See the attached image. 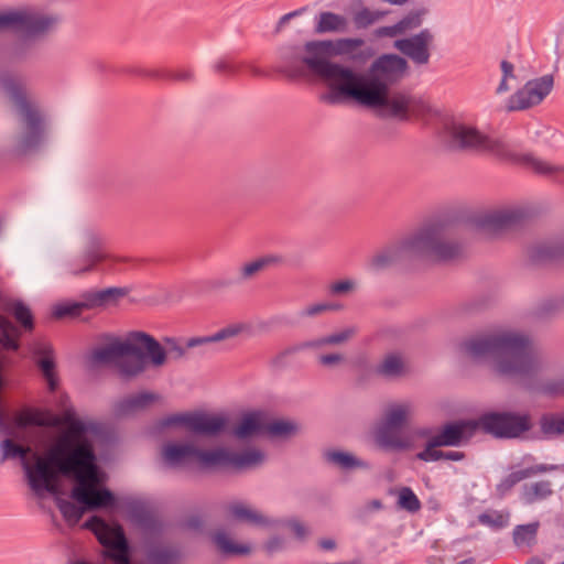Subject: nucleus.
<instances>
[{"label":"nucleus","instance_id":"obj_1","mask_svg":"<svg viewBox=\"0 0 564 564\" xmlns=\"http://www.w3.org/2000/svg\"><path fill=\"white\" fill-rule=\"evenodd\" d=\"M13 422L17 427L64 426L46 457L33 452L31 446L17 444L11 438L2 442L6 458H21L28 482L35 494L40 495L43 490L57 494L61 473L75 478L77 485L72 496L78 502L89 509L112 505V494L107 489L97 488L101 479L93 443L82 421L69 412L57 415L50 410L26 406L14 413Z\"/></svg>","mask_w":564,"mask_h":564},{"label":"nucleus","instance_id":"obj_2","mask_svg":"<svg viewBox=\"0 0 564 564\" xmlns=\"http://www.w3.org/2000/svg\"><path fill=\"white\" fill-rule=\"evenodd\" d=\"M304 63L332 89L323 97L328 102H337L341 97L352 98L365 106L384 108L392 117L402 120L427 121L433 113L429 104L421 98L400 93L389 95L388 85L377 76L365 79L321 57H307Z\"/></svg>","mask_w":564,"mask_h":564},{"label":"nucleus","instance_id":"obj_3","mask_svg":"<svg viewBox=\"0 0 564 564\" xmlns=\"http://www.w3.org/2000/svg\"><path fill=\"white\" fill-rule=\"evenodd\" d=\"M97 365H117L121 375L135 376L145 369L147 360L154 366L165 361V351L151 336L141 332L130 333L124 339H115L91 355Z\"/></svg>","mask_w":564,"mask_h":564},{"label":"nucleus","instance_id":"obj_4","mask_svg":"<svg viewBox=\"0 0 564 564\" xmlns=\"http://www.w3.org/2000/svg\"><path fill=\"white\" fill-rule=\"evenodd\" d=\"M164 462L171 467L197 466L214 467H247L262 460V454L257 449H245L234 453L226 448H204L197 441L170 442L162 449Z\"/></svg>","mask_w":564,"mask_h":564},{"label":"nucleus","instance_id":"obj_5","mask_svg":"<svg viewBox=\"0 0 564 564\" xmlns=\"http://www.w3.org/2000/svg\"><path fill=\"white\" fill-rule=\"evenodd\" d=\"M467 347L475 357L492 356L498 371L505 375H524L533 368L534 355L531 344L517 333L502 332L481 336L473 339Z\"/></svg>","mask_w":564,"mask_h":564},{"label":"nucleus","instance_id":"obj_6","mask_svg":"<svg viewBox=\"0 0 564 564\" xmlns=\"http://www.w3.org/2000/svg\"><path fill=\"white\" fill-rule=\"evenodd\" d=\"M410 415L406 404L391 405L386 413L383 425L379 429L377 440L380 445L395 449H406L413 446L414 433L404 434L401 427Z\"/></svg>","mask_w":564,"mask_h":564},{"label":"nucleus","instance_id":"obj_7","mask_svg":"<svg viewBox=\"0 0 564 564\" xmlns=\"http://www.w3.org/2000/svg\"><path fill=\"white\" fill-rule=\"evenodd\" d=\"M295 432V424L290 421L273 419L265 412L246 414L235 429V435L238 437L252 435L289 436Z\"/></svg>","mask_w":564,"mask_h":564},{"label":"nucleus","instance_id":"obj_8","mask_svg":"<svg viewBox=\"0 0 564 564\" xmlns=\"http://www.w3.org/2000/svg\"><path fill=\"white\" fill-rule=\"evenodd\" d=\"M449 134L458 148L492 153L501 159L511 158L510 151L502 142L491 140L480 134L474 128L464 124H453L449 129Z\"/></svg>","mask_w":564,"mask_h":564},{"label":"nucleus","instance_id":"obj_9","mask_svg":"<svg viewBox=\"0 0 564 564\" xmlns=\"http://www.w3.org/2000/svg\"><path fill=\"white\" fill-rule=\"evenodd\" d=\"M478 427L500 437H517L531 427L529 415L513 413H489L482 415Z\"/></svg>","mask_w":564,"mask_h":564},{"label":"nucleus","instance_id":"obj_10","mask_svg":"<svg viewBox=\"0 0 564 564\" xmlns=\"http://www.w3.org/2000/svg\"><path fill=\"white\" fill-rule=\"evenodd\" d=\"M164 425H180L196 434L215 435L226 430L227 420L221 414L194 412L171 415Z\"/></svg>","mask_w":564,"mask_h":564},{"label":"nucleus","instance_id":"obj_11","mask_svg":"<svg viewBox=\"0 0 564 564\" xmlns=\"http://www.w3.org/2000/svg\"><path fill=\"white\" fill-rule=\"evenodd\" d=\"M55 20L30 10L0 13V29H15L35 34L48 30Z\"/></svg>","mask_w":564,"mask_h":564},{"label":"nucleus","instance_id":"obj_12","mask_svg":"<svg viewBox=\"0 0 564 564\" xmlns=\"http://www.w3.org/2000/svg\"><path fill=\"white\" fill-rule=\"evenodd\" d=\"M552 87V76H543L527 83L522 89L511 96L508 110H524L539 105L550 94Z\"/></svg>","mask_w":564,"mask_h":564},{"label":"nucleus","instance_id":"obj_13","mask_svg":"<svg viewBox=\"0 0 564 564\" xmlns=\"http://www.w3.org/2000/svg\"><path fill=\"white\" fill-rule=\"evenodd\" d=\"M123 294L124 293L118 289H108L101 292H97L88 295L87 299L83 302H67L56 305L53 310V316L55 318H75L80 316L85 311L101 306L110 300H113L117 296H122Z\"/></svg>","mask_w":564,"mask_h":564},{"label":"nucleus","instance_id":"obj_14","mask_svg":"<svg viewBox=\"0 0 564 564\" xmlns=\"http://www.w3.org/2000/svg\"><path fill=\"white\" fill-rule=\"evenodd\" d=\"M85 527L96 534L97 539L104 546L111 547L113 550H121L126 547L127 542L121 527L109 525L98 517L89 519Z\"/></svg>","mask_w":564,"mask_h":564},{"label":"nucleus","instance_id":"obj_15","mask_svg":"<svg viewBox=\"0 0 564 564\" xmlns=\"http://www.w3.org/2000/svg\"><path fill=\"white\" fill-rule=\"evenodd\" d=\"M477 427V422L473 421L445 425L441 433L433 437V444L442 446L458 445L463 440L471 436Z\"/></svg>","mask_w":564,"mask_h":564},{"label":"nucleus","instance_id":"obj_16","mask_svg":"<svg viewBox=\"0 0 564 564\" xmlns=\"http://www.w3.org/2000/svg\"><path fill=\"white\" fill-rule=\"evenodd\" d=\"M432 41V35L427 31H423L420 34L405 40H399L395 42V47L403 54L408 55L414 62L424 64L429 61L427 46Z\"/></svg>","mask_w":564,"mask_h":564},{"label":"nucleus","instance_id":"obj_17","mask_svg":"<svg viewBox=\"0 0 564 564\" xmlns=\"http://www.w3.org/2000/svg\"><path fill=\"white\" fill-rule=\"evenodd\" d=\"M413 246L430 250L435 258L440 260H451L458 254L457 247L441 243L435 231H425L420 234L413 241Z\"/></svg>","mask_w":564,"mask_h":564},{"label":"nucleus","instance_id":"obj_18","mask_svg":"<svg viewBox=\"0 0 564 564\" xmlns=\"http://www.w3.org/2000/svg\"><path fill=\"white\" fill-rule=\"evenodd\" d=\"M34 354L39 357L37 365L47 382L50 391H55L58 380L51 346L45 343H39L34 347Z\"/></svg>","mask_w":564,"mask_h":564},{"label":"nucleus","instance_id":"obj_19","mask_svg":"<svg viewBox=\"0 0 564 564\" xmlns=\"http://www.w3.org/2000/svg\"><path fill=\"white\" fill-rule=\"evenodd\" d=\"M226 518L228 520L246 522L254 525L264 524L265 518L258 510L241 501H235L226 507Z\"/></svg>","mask_w":564,"mask_h":564},{"label":"nucleus","instance_id":"obj_20","mask_svg":"<svg viewBox=\"0 0 564 564\" xmlns=\"http://www.w3.org/2000/svg\"><path fill=\"white\" fill-rule=\"evenodd\" d=\"M539 529V521L517 525L512 532V540L514 545L523 552H530L531 549L536 544Z\"/></svg>","mask_w":564,"mask_h":564},{"label":"nucleus","instance_id":"obj_21","mask_svg":"<svg viewBox=\"0 0 564 564\" xmlns=\"http://www.w3.org/2000/svg\"><path fill=\"white\" fill-rule=\"evenodd\" d=\"M406 67L403 58L397 55H384L380 57L373 65V73L381 75L387 79H392L401 75Z\"/></svg>","mask_w":564,"mask_h":564},{"label":"nucleus","instance_id":"obj_22","mask_svg":"<svg viewBox=\"0 0 564 564\" xmlns=\"http://www.w3.org/2000/svg\"><path fill=\"white\" fill-rule=\"evenodd\" d=\"M514 219V213L510 210H494L482 215L478 225L485 230L496 232L506 228Z\"/></svg>","mask_w":564,"mask_h":564},{"label":"nucleus","instance_id":"obj_23","mask_svg":"<svg viewBox=\"0 0 564 564\" xmlns=\"http://www.w3.org/2000/svg\"><path fill=\"white\" fill-rule=\"evenodd\" d=\"M546 470L543 466H532L529 468H522L519 470H514L510 473L507 477H505L501 482L498 485L497 489L501 495H505L509 490L512 489L513 486H516L518 482L538 475L540 473H544Z\"/></svg>","mask_w":564,"mask_h":564},{"label":"nucleus","instance_id":"obj_24","mask_svg":"<svg viewBox=\"0 0 564 564\" xmlns=\"http://www.w3.org/2000/svg\"><path fill=\"white\" fill-rule=\"evenodd\" d=\"M158 399V395L148 392L131 395L119 404V412L121 414H128L138 410L145 409L149 405L155 403Z\"/></svg>","mask_w":564,"mask_h":564},{"label":"nucleus","instance_id":"obj_25","mask_svg":"<svg viewBox=\"0 0 564 564\" xmlns=\"http://www.w3.org/2000/svg\"><path fill=\"white\" fill-rule=\"evenodd\" d=\"M552 494L551 484L549 481H538L527 485L522 491V499L525 503H534L547 498Z\"/></svg>","mask_w":564,"mask_h":564},{"label":"nucleus","instance_id":"obj_26","mask_svg":"<svg viewBox=\"0 0 564 564\" xmlns=\"http://www.w3.org/2000/svg\"><path fill=\"white\" fill-rule=\"evenodd\" d=\"M1 341L7 349L17 350L19 348L20 333L12 322L0 315Z\"/></svg>","mask_w":564,"mask_h":564},{"label":"nucleus","instance_id":"obj_27","mask_svg":"<svg viewBox=\"0 0 564 564\" xmlns=\"http://www.w3.org/2000/svg\"><path fill=\"white\" fill-rule=\"evenodd\" d=\"M346 26L347 20L344 17L330 12H324L319 15L316 30L319 33L336 32L344 31Z\"/></svg>","mask_w":564,"mask_h":564},{"label":"nucleus","instance_id":"obj_28","mask_svg":"<svg viewBox=\"0 0 564 564\" xmlns=\"http://www.w3.org/2000/svg\"><path fill=\"white\" fill-rule=\"evenodd\" d=\"M540 426L546 436L564 435V415L545 414L540 420Z\"/></svg>","mask_w":564,"mask_h":564},{"label":"nucleus","instance_id":"obj_29","mask_svg":"<svg viewBox=\"0 0 564 564\" xmlns=\"http://www.w3.org/2000/svg\"><path fill=\"white\" fill-rule=\"evenodd\" d=\"M522 161L531 169L533 172L543 175L554 176L555 178H561L564 175V169L558 166H553L547 162L534 159L532 156H523Z\"/></svg>","mask_w":564,"mask_h":564},{"label":"nucleus","instance_id":"obj_30","mask_svg":"<svg viewBox=\"0 0 564 564\" xmlns=\"http://www.w3.org/2000/svg\"><path fill=\"white\" fill-rule=\"evenodd\" d=\"M282 262V258L279 256H264L254 261L245 264L241 269L243 278H251L263 269L276 265Z\"/></svg>","mask_w":564,"mask_h":564},{"label":"nucleus","instance_id":"obj_31","mask_svg":"<svg viewBox=\"0 0 564 564\" xmlns=\"http://www.w3.org/2000/svg\"><path fill=\"white\" fill-rule=\"evenodd\" d=\"M420 24L419 15H409L392 26H383L376 31L378 36L393 37L405 32L409 29L416 28Z\"/></svg>","mask_w":564,"mask_h":564},{"label":"nucleus","instance_id":"obj_32","mask_svg":"<svg viewBox=\"0 0 564 564\" xmlns=\"http://www.w3.org/2000/svg\"><path fill=\"white\" fill-rule=\"evenodd\" d=\"M214 542L221 552L227 554H247L250 552L248 545L236 543L225 533H216Z\"/></svg>","mask_w":564,"mask_h":564},{"label":"nucleus","instance_id":"obj_33","mask_svg":"<svg viewBox=\"0 0 564 564\" xmlns=\"http://www.w3.org/2000/svg\"><path fill=\"white\" fill-rule=\"evenodd\" d=\"M405 361L398 355H389L382 361L379 371L386 376H400L406 371Z\"/></svg>","mask_w":564,"mask_h":564},{"label":"nucleus","instance_id":"obj_34","mask_svg":"<svg viewBox=\"0 0 564 564\" xmlns=\"http://www.w3.org/2000/svg\"><path fill=\"white\" fill-rule=\"evenodd\" d=\"M8 311L12 313L14 318L26 330L33 329V316L29 307L21 302H13L9 305Z\"/></svg>","mask_w":564,"mask_h":564},{"label":"nucleus","instance_id":"obj_35","mask_svg":"<svg viewBox=\"0 0 564 564\" xmlns=\"http://www.w3.org/2000/svg\"><path fill=\"white\" fill-rule=\"evenodd\" d=\"M57 506L65 520L72 525L76 524L84 514L83 508L68 500L58 499Z\"/></svg>","mask_w":564,"mask_h":564},{"label":"nucleus","instance_id":"obj_36","mask_svg":"<svg viewBox=\"0 0 564 564\" xmlns=\"http://www.w3.org/2000/svg\"><path fill=\"white\" fill-rule=\"evenodd\" d=\"M398 503L402 509L410 512H416L421 509V502L416 495L409 487H402L398 492Z\"/></svg>","mask_w":564,"mask_h":564},{"label":"nucleus","instance_id":"obj_37","mask_svg":"<svg viewBox=\"0 0 564 564\" xmlns=\"http://www.w3.org/2000/svg\"><path fill=\"white\" fill-rule=\"evenodd\" d=\"M383 12L362 9L355 14L354 21L358 28H367L383 17Z\"/></svg>","mask_w":564,"mask_h":564},{"label":"nucleus","instance_id":"obj_38","mask_svg":"<svg viewBox=\"0 0 564 564\" xmlns=\"http://www.w3.org/2000/svg\"><path fill=\"white\" fill-rule=\"evenodd\" d=\"M22 116L30 130H35L40 122L39 113L24 100L20 105Z\"/></svg>","mask_w":564,"mask_h":564},{"label":"nucleus","instance_id":"obj_39","mask_svg":"<svg viewBox=\"0 0 564 564\" xmlns=\"http://www.w3.org/2000/svg\"><path fill=\"white\" fill-rule=\"evenodd\" d=\"M441 445H434L433 438L427 443V446L424 451L420 452L416 457L420 460L430 462V460H440L443 458L444 452L437 449Z\"/></svg>","mask_w":564,"mask_h":564},{"label":"nucleus","instance_id":"obj_40","mask_svg":"<svg viewBox=\"0 0 564 564\" xmlns=\"http://www.w3.org/2000/svg\"><path fill=\"white\" fill-rule=\"evenodd\" d=\"M107 259H111V256L105 250V249H97L94 251H90L86 257L87 267L83 269L82 271H87L89 269H93L94 267L98 265L99 263H102Z\"/></svg>","mask_w":564,"mask_h":564},{"label":"nucleus","instance_id":"obj_41","mask_svg":"<svg viewBox=\"0 0 564 564\" xmlns=\"http://www.w3.org/2000/svg\"><path fill=\"white\" fill-rule=\"evenodd\" d=\"M240 330H241L240 326H229V327H226V328L221 329L220 332H218L213 337L197 339V340H195V343H191V345L197 344V343L221 340V339H225V338H228V337L237 335Z\"/></svg>","mask_w":564,"mask_h":564},{"label":"nucleus","instance_id":"obj_42","mask_svg":"<svg viewBox=\"0 0 564 564\" xmlns=\"http://www.w3.org/2000/svg\"><path fill=\"white\" fill-rule=\"evenodd\" d=\"M328 459L341 467H351L357 465L355 458L346 453L333 452L327 455Z\"/></svg>","mask_w":564,"mask_h":564},{"label":"nucleus","instance_id":"obj_43","mask_svg":"<svg viewBox=\"0 0 564 564\" xmlns=\"http://www.w3.org/2000/svg\"><path fill=\"white\" fill-rule=\"evenodd\" d=\"M501 68H502V72H503V78H502L501 84L498 87V93H502V91L508 90V87H507V84H506L507 79L509 77H513V65L511 63L503 61L501 63Z\"/></svg>","mask_w":564,"mask_h":564},{"label":"nucleus","instance_id":"obj_44","mask_svg":"<svg viewBox=\"0 0 564 564\" xmlns=\"http://www.w3.org/2000/svg\"><path fill=\"white\" fill-rule=\"evenodd\" d=\"M290 528L292 532L295 534V536L299 539L304 538L308 533L307 529L297 521H292L290 523Z\"/></svg>","mask_w":564,"mask_h":564},{"label":"nucleus","instance_id":"obj_45","mask_svg":"<svg viewBox=\"0 0 564 564\" xmlns=\"http://www.w3.org/2000/svg\"><path fill=\"white\" fill-rule=\"evenodd\" d=\"M352 289V283L349 281L336 282L332 285L333 293H344Z\"/></svg>","mask_w":564,"mask_h":564},{"label":"nucleus","instance_id":"obj_46","mask_svg":"<svg viewBox=\"0 0 564 564\" xmlns=\"http://www.w3.org/2000/svg\"><path fill=\"white\" fill-rule=\"evenodd\" d=\"M485 520H487L488 522H492L496 525L502 527V525L507 524L508 516L497 513V514H495V520H491V516L486 514L482 517V521H485Z\"/></svg>","mask_w":564,"mask_h":564},{"label":"nucleus","instance_id":"obj_47","mask_svg":"<svg viewBox=\"0 0 564 564\" xmlns=\"http://www.w3.org/2000/svg\"><path fill=\"white\" fill-rule=\"evenodd\" d=\"M351 335H352L351 330H345L338 335L330 336L329 338L326 339V343H329V344L341 343V341L346 340L347 338H349Z\"/></svg>","mask_w":564,"mask_h":564},{"label":"nucleus","instance_id":"obj_48","mask_svg":"<svg viewBox=\"0 0 564 564\" xmlns=\"http://www.w3.org/2000/svg\"><path fill=\"white\" fill-rule=\"evenodd\" d=\"M333 308H335V307L329 304H318V305H313V306L308 307L306 310V313H307V315H315L321 312H324L327 310H333Z\"/></svg>","mask_w":564,"mask_h":564},{"label":"nucleus","instance_id":"obj_49","mask_svg":"<svg viewBox=\"0 0 564 564\" xmlns=\"http://www.w3.org/2000/svg\"><path fill=\"white\" fill-rule=\"evenodd\" d=\"M116 551H117V554L113 557L118 564H130L129 557L127 555V546L124 549L116 550Z\"/></svg>","mask_w":564,"mask_h":564},{"label":"nucleus","instance_id":"obj_50","mask_svg":"<svg viewBox=\"0 0 564 564\" xmlns=\"http://www.w3.org/2000/svg\"><path fill=\"white\" fill-rule=\"evenodd\" d=\"M340 361L339 355H324L321 357V362L325 366L334 365Z\"/></svg>","mask_w":564,"mask_h":564},{"label":"nucleus","instance_id":"obj_51","mask_svg":"<svg viewBox=\"0 0 564 564\" xmlns=\"http://www.w3.org/2000/svg\"><path fill=\"white\" fill-rule=\"evenodd\" d=\"M464 453L463 452H457V451H449V452H444V455H443V458L442 459H448V460H460L464 458Z\"/></svg>","mask_w":564,"mask_h":564},{"label":"nucleus","instance_id":"obj_52","mask_svg":"<svg viewBox=\"0 0 564 564\" xmlns=\"http://www.w3.org/2000/svg\"><path fill=\"white\" fill-rule=\"evenodd\" d=\"M388 260H389V258H388V256L386 253L377 254L372 259V265L376 267V268L383 267L388 262Z\"/></svg>","mask_w":564,"mask_h":564},{"label":"nucleus","instance_id":"obj_53","mask_svg":"<svg viewBox=\"0 0 564 564\" xmlns=\"http://www.w3.org/2000/svg\"><path fill=\"white\" fill-rule=\"evenodd\" d=\"M328 46V43L326 42H319V43H311L307 45V50L310 52H315V51H325Z\"/></svg>","mask_w":564,"mask_h":564},{"label":"nucleus","instance_id":"obj_54","mask_svg":"<svg viewBox=\"0 0 564 564\" xmlns=\"http://www.w3.org/2000/svg\"><path fill=\"white\" fill-rule=\"evenodd\" d=\"M319 546L324 550H333L335 547V542L330 539H324L319 541Z\"/></svg>","mask_w":564,"mask_h":564},{"label":"nucleus","instance_id":"obj_55","mask_svg":"<svg viewBox=\"0 0 564 564\" xmlns=\"http://www.w3.org/2000/svg\"><path fill=\"white\" fill-rule=\"evenodd\" d=\"M525 564H545V560L540 556H531Z\"/></svg>","mask_w":564,"mask_h":564},{"label":"nucleus","instance_id":"obj_56","mask_svg":"<svg viewBox=\"0 0 564 564\" xmlns=\"http://www.w3.org/2000/svg\"><path fill=\"white\" fill-rule=\"evenodd\" d=\"M550 392H552V393H562V394H564V382H563V383H561V384H558V386H557V387H555V388L550 389Z\"/></svg>","mask_w":564,"mask_h":564},{"label":"nucleus","instance_id":"obj_57","mask_svg":"<svg viewBox=\"0 0 564 564\" xmlns=\"http://www.w3.org/2000/svg\"><path fill=\"white\" fill-rule=\"evenodd\" d=\"M217 67H218L219 70H223V69H225L227 67V64L226 63H220V64H218Z\"/></svg>","mask_w":564,"mask_h":564},{"label":"nucleus","instance_id":"obj_58","mask_svg":"<svg viewBox=\"0 0 564 564\" xmlns=\"http://www.w3.org/2000/svg\"><path fill=\"white\" fill-rule=\"evenodd\" d=\"M457 564H471V561L470 560L469 561H462V562H459Z\"/></svg>","mask_w":564,"mask_h":564},{"label":"nucleus","instance_id":"obj_59","mask_svg":"<svg viewBox=\"0 0 564 564\" xmlns=\"http://www.w3.org/2000/svg\"><path fill=\"white\" fill-rule=\"evenodd\" d=\"M355 44H356V45H360V44H361V42H360V41H355Z\"/></svg>","mask_w":564,"mask_h":564},{"label":"nucleus","instance_id":"obj_60","mask_svg":"<svg viewBox=\"0 0 564 564\" xmlns=\"http://www.w3.org/2000/svg\"><path fill=\"white\" fill-rule=\"evenodd\" d=\"M561 564H564V562H563V563H561Z\"/></svg>","mask_w":564,"mask_h":564}]
</instances>
